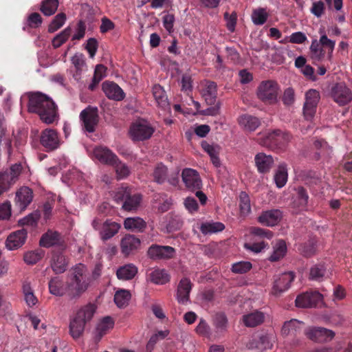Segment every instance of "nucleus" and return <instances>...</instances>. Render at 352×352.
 Instances as JSON below:
<instances>
[{
	"instance_id": "1",
	"label": "nucleus",
	"mask_w": 352,
	"mask_h": 352,
	"mask_svg": "<svg viewBox=\"0 0 352 352\" xmlns=\"http://www.w3.org/2000/svg\"><path fill=\"white\" fill-rule=\"evenodd\" d=\"M28 98V111L38 114L43 122L52 124L58 118V107L48 96L35 92L30 94Z\"/></svg>"
},
{
	"instance_id": "2",
	"label": "nucleus",
	"mask_w": 352,
	"mask_h": 352,
	"mask_svg": "<svg viewBox=\"0 0 352 352\" xmlns=\"http://www.w3.org/2000/svg\"><path fill=\"white\" fill-rule=\"evenodd\" d=\"M90 283L87 267L82 263L76 265L70 270L67 287L68 295L72 298L80 296L88 289Z\"/></svg>"
},
{
	"instance_id": "3",
	"label": "nucleus",
	"mask_w": 352,
	"mask_h": 352,
	"mask_svg": "<svg viewBox=\"0 0 352 352\" xmlns=\"http://www.w3.org/2000/svg\"><path fill=\"white\" fill-rule=\"evenodd\" d=\"M96 307L88 304L81 307L69 322V333L74 339L79 338L83 333L85 324L93 318Z\"/></svg>"
},
{
	"instance_id": "4",
	"label": "nucleus",
	"mask_w": 352,
	"mask_h": 352,
	"mask_svg": "<svg viewBox=\"0 0 352 352\" xmlns=\"http://www.w3.org/2000/svg\"><path fill=\"white\" fill-rule=\"evenodd\" d=\"M114 198L118 203H122V208L126 211H135L142 201V195L138 193H132L131 189L126 186L119 188Z\"/></svg>"
},
{
	"instance_id": "5",
	"label": "nucleus",
	"mask_w": 352,
	"mask_h": 352,
	"mask_svg": "<svg viewBox=\"0 0 352 352\" xmlns=\"http://www.w3.org/2000/svg\"><path fill=\"white\" fill-rule=\"evenodd\" d=\"M155 131V127L148 121L141 119L131 124L129 135L134 142L144 141L150 139Z\"/></svg>"
},
{
	"instance_id": "6",
	"label": "nucleus",
	"mask_w": 352,
	"mask_h": 352,
	"mask_svg": "<svg viewBox=\"0 0 352 352\" xmlns=\"http://www.w3.org/2000/svg\"><path fill=\"white\" fill-rule=\"evenodd\" d=\"M91 225L94 230L99 231L100 237L103 241L114 236L121 228L120 223L111 219H107L102 223L98 218L94 219Z\"/></svg>"
},
{
	"instance_id": "7",
	"label": "nucleus",
	"mask_w": 352,
	"mask_h": 352,
	"mask_svg": "<svg viewBox=\"0 0 352 352\" xmlns=\"http://www.w3.org/2000/svg\"><path fill=\"white\" fill-rule=\"evenodd\" d=\"M278 85L273 80L263 81L257 90L258 98L267 104H274L277 101Z\"/></svg>"
},
{
	"instance_id": "8",
	"label": "nucleus",
	"mask_w": 352,
	"mask_h": 352,
	"mask_svg": "<svg viewBox=\"0 0 352 352\" xmlns=\"http://www.w3.org/2000/svg\"><path fill=\"white\" fill-rule=\"evenodd\" d=\"M295 275L292 272H285L274 276L273 285L271 294L275 296H279L286 292L294 281Z\"/></svg>"
},
{
	"instance_id": "9",
	"label": "nucleus",
	"mask_w": 352,
	"mask_h": 352,
	"mask_svg": "<svg viewBox=\"0 0 352 352\" xmlns=\"http://www.w3.org/2000/svg\"><path fill=\"white\" fill-rule=\"evenodd\" d=\"M331 96L340 106H344L352 100V91L344 82L333 85L331 89Z\"/></svg>"
},
{
	"instance_id": "10",
	"label": "nucleus",
	"mask_w": 352,
	"mask_h": 352,
	"mask_svg": "<svg viewBox=\"0 0 352 352\" xmlns=\"http://www.w3.org/2000/svg\"><path fill=\"white\" fill-rule=\"evenodd\" d=\"M320 98V93L316 89H311L305 93L303 114L307 120H311L314 118Z\"/></svg>"
},
{
	"instance_id": "11",
	"label": "nucleus",
	"mask_w": 352,
	"mask_h": 352,
	"mask_svg": "<svg viewBox=\"0 0 352 352\" xmlns=\"http://www.w3.org/2000/svg\"><path fill=\"white\" fill-rule=\"evenodd\" d=\"M40 144L47 152L57 149L60 144L58 132L52 129L43 130L40 134Z\"/></svg>"
},
{
	"instance_id": "12",
	"label": "nucleus",
	"mask_w": 352,
	"mask_h": 352,
	"mask_svg": "<svg viewBox=\"0 0 352 352\" xmlns=\"http://www.w3.org/2000/svg\"><path fill=\"white\" fill-rule=\"evenodd\" d=\"M80 118L86 131L94 132L99 121L98 109L91 106L87 107L80 112Z\"/></svg>"
},
{
	"instance_id": "13",
	"label": "nucleus",
	"mask_w": 352,
	"mask_h": 352,
	"mask_svg": "<svg viewBox=\"0 0 352 352\" xmlns=\"http://www.w3.org/2000/svg\"><path fill=\"white\" fill-rule=\"evenodd\" d=\"M175 250L169 245L152 244L147 250V256L152 260H167L174 257Z\"/></svg>"
},
{
	"instance_id": "14",
	"label": "nucleus",
	"mask_w": 352,
	"mask_h": 352,
	"mask_svg": "<svg viewBox=\"0 0 352 352\" xmlns=\"http://www.w3.org/2000/svg\"><path fill=\"white\" fill-rule=\"evenodd\" d=\"M292 139V135L280 129H274L269 131L265 135V144L276 146L278 148L284 147Z\"/></svg>"
},
{
	"instance_id": "15",
	"label": "nucleus",
	"mask_w": 352,
	"mask_h": 352,
	"mask_svg": "<svg viewBox=\"0 0 352 352\" xmlns=\"http://www.w3.org/2000/svg\"><path fill=\"white\" fill-rule=\"evenodd\" d=\"M39 244L47 248L58 246L61 250H64L67 247L63 236L59 232L52 230H48L42 235Z\"/></svg>"
},
{
	"instance_id": "16",
	"label": "nucleus",
	"mask_w": 352,
	"mask_h": 352,
	"mask_svg": "<svg viewBox=\"0 0 352 352\" xmlns=\"http://www.w3.org/2000/svg\"><path fill=\"white\" fill-rule=\"evenodd\" d=\"M182 178L189 190L193 192L201 188L202 182L197 170L192 168H184L182 173Z\"/></svg>"
},
{
	"instance_id": "17",
	"label": "nucleus",
	"mask_w": 352,
	"mask_h": 352,
	"mask_svg": "<svg viewBox=\"0 0 352 352\" xmlns=\"http://www.w3.org/2000/svg\"><path fill=\"white\" fill-rule=\"evenodd\" d=\"M275 342V336L273 334H265L261 336L258 338H254L247 344L248 349H255L260 352H264L270 349Z\"/></svg>"
},
{
	"instance_id": "18",
	"label": "nucleus",
	"mask_w": 352,
	"mask_h": 352,
	"mask_svg": "<svg viewBox=\"0 0 352 352\" xmlns=\"http://www.w3.org/2000/svg\"><path fill=\"white\" fill-rule=\"evenodd\" d=\"M322 299L318 292H306L297 296L295 302L298 307L308 308L316 307Z\"/></svg>"
},
{
	"instance_id": "19",
	"label": "nucleus",
	"mask_w": 352,
	"mask_h": 352,
	"mask_svg": "<svg viewBox=\"0 0 352 352\" xmlns=\"http://www.w3.org/2000/svg\"><path fill=\"white\" fill-rule=\"evenodd\" d=\"M102 89L105 96L110 100L121 101L125 98L122 88L116 82L106 80L102 84Z\"/></svg>"
},
{
	"instance_id": "20",
	"label": "nucleus",
	"mask_w": 352,
	"mask_h": 352,
	"mask_svg": "<svg viewBox=\"0 0 352 352\" xmlns=\"http://www.w3.org/2000/svg\"><path fill=\"white\" fill-rule=\"evenodd\" d=\"M305 334L310 340L317 342L330 341L335 336L333 331L322 327L309 329Z\"/></svg>"
},
{
	"instance_id": "21",
	"label": "nucleus",
	"mask_w": 352,
	"mask_h": 352,
	"mask_svg": "<svg viewBox=\"0 0 352 352\" xmlns=\"http://www.w3.org/2000/svg\"><path fill=\"white\" fill-rule=\"evenodd\" d=\"M22 170L20 164L12 165L10 170L0 173V181L8 191L11 185L15 183Z\"/></svg>"
},
{
	"instance_id": "22",
	"label": "nucleus",
	"mask_w": 352,
	"mask_h": 352,
	"mask_svg": "<svg viewBox=\"0 0 352 352\" xmlns=\"http://www.w3.org/2000/svg\"><path fill=\"white\" fill-rule=\"evenodd\" d=\"M62 251L54 250L50 260L52 270L56 274L64 273L68 265V261Z\"/></svg>"
},
{
	"instance_id": "23",
	"label": "nucleus",
	"mask_w": 352,
	"mask_h": 352,
	"mask_svg": "<svg viewBox=\"0 0 352 352\" xmlns=\"http://www.w3.org/2000/svg\"><path fill=\"white\" fill-rule=\"evenodd\" d=\"M27 234V230L23 228L11 233L6 239V248L13 250L21 247L25 242Z\"/></svg>"
},
{
	"instance_id": "24",
	"label": "nucleus",
	"mask_w": 352,
	"mask_h": 352,
	"mask_svg": "<svg viewBox=\"0 0 352 352\" xmlns=\"http://www.w3.org/2000/svg\"><path fill=\"white\" fill-rule=\"evenodd\" d=\"M140 239L132 234H126L121 240V252L124 256H129L140 246Z\"/></svg>"
},
{
	"instance_id": "25",
	"label": "nucleus",
	"mask_w": 352,
	"mask_h": 352,
	"mask_svg": "<svg viewBox=\"0 0 352 352\" xmlns=\"http://www.w3.org/2000/svg\"><path fill=\"white\" fill-rule=\"evenodd\" d=\"M94 155L101 163L110 164L118 162V157L106 146H99L94 149Z\"/></svg>"
},
{
	"instance_id": "26",
	"label": "nucleus",
	"mask_w": 352,
	"mask_h": 352,
	"mask_svg": "<svg viewBox=\"0 0 352 352\" xmlns=\"http://www.w3.org/2000/svg\"><path fill=\"white\" fill-rule=\"evenodd\" d=\"M282 219V212L278 209L269 210L263 212L258 217V221L267 226L277 225Z\"/></svg>"
},
{
	"instance_id": "27",
	"label": "nucleus",
	"mask_w": 352,
	"mask_h": 352,
	"mask_svg": "<svg viewBox=\"0 0 352 352\" xmlns=\"http://www.w3.org/2000/svg\"><path fill=\"white\" fill-rule=\"evenodd\" d=\"M152 93L157 106L164 111H170V103L164 88L155 84L152 88Z\"/></svg>"
},
{
	"instance_id": "28",
	"label": "nucleus",
	"mask_w": 352,
	"mask_h": 352,
	"mask_svg": "<svg viewBox=\"0 0 352 352\" xmlns=\"http://www.w3.org/2000/svg\"><path fill=\"white\" fill-rule=\"evenodd\" d=\"M32 199L33 192L29 187H21L16 193V204L21 210L28 207L32 202Z\"/></svg>"
},
{
	"instance_id": "29",
	"label": "nucleus",
	"mask_w": 352,
	"mask_h": 352,
	"mask_svg": "<svg viewBox=\"0 0 352 352\" xmlns=\"http://www.w3.org/2000/svg\"><path fill=\"white\" fill-rule=\"evenodd\" d=\"M256 166L260 173H269L274 165V159L272 155L259 153L254 157Z\"/></svg>"
},
{
	"instance_id": "30",
	"label": "nucleus",
	"mask_w": 352,
	"mask_h": 352,
	"mask_svg": "<svg viewBox=\"0 0 352 352\" xmlns=\"http://www.w3.org/2000/svg\"><path fill=\"white\" fill-rule=\"evenodd\" d=\"M146 280L155 285H164L170 281V276L166 270L155 268L147 272Z\"/></svg>"
},
{
	"instance_id": "31",
	"label": "nucleus",
	"mask_w": 352,
	"mask_h": 352,
	"mask_svg": "<svg viewBox=\"0 0 352 352\" xmlns=\"http://www.w3.org/2000/svg\"><path fill=\"white\" fill-rule=\"evenodd\" d=\"M202 97L208 105H213L216 102L217 96V85L213 81H206L201 90Z\"/></svg>"
},
{
	"instance_id": "32",
	"label": "nucleus",
	"mask_w": 352,
	"mask_h": 352,
	"mask_svg": "<svg viewBox=\"0 0 352 352\" xmlns=\"http://www.w3.org/2000/svg\"><path fill=\"white\" fill-rule=\"evenodd\" d=\"M192 283L189 278H183L179 283L177 291V299L179 303L184 304L189 300V294Z\"/></svg>"
},
{
	"instance_id": "33",
	"label": "nucleus",
	"mask_w": 352,
	"mask_h": 352,
	"mask_svg": "<svg viewBox=\"0 0 352 352\" xmlns=\"http://www.w3.org/2000/svg\"><path fill=\"white\" fill-rule=\"evenodd\" d=\"M212 325L218 335L226 333L229 327V322L226 315L223 312L216 313L212 318Z\"/></svg>"
},
{
	"instance_id": "34",
	"label": "nucleus",
	"mask_w": 352,
	"mask_h": 352,
	"mask_svg": "<svg viewBox=\"0 0 352 352\" xmlns=\"http://www.w3.org/2000/svg\"><path fill=\"white\" fill-rule=\"evenodd\" d=\"M239 124L244 130L254 131L260 126L261 121L255 116L244 114L239 118Z\"/></svg>"
},
{
	"instance_id": "35",
	"label": "nucleus",
	"mask_w": 352,
	"mask_h": 352,
	"mask_svg": "<svg viewBox=\"0 0 352 352\" xmlns=\"http://www.w3.org/2000/svg\"><path fill=\"white\" fill-rule=\"evenodd\" d=\"M314 147L317 150L314 158L319 160L320 158H329L331 154L332 149L328 145L327 142L322 139L316 140L314 142Z\"/></svg>"
},
{
	"instance_id": "36",
	"label": "nucleus",
	"mask_w": 352,
	"mask_h": 352,
	"mask_svg": "<svg viewBox=\"0 0 352 352\" xmlns=\"http://www.w3.org/2000/svg\"><path fill=\"white\" fill-rule=\"evenodd\" d=\"M265 315L260 311H254L243 316L242 321L248 327H254L263 322Z\"/></svg>"
},
{
	"instance_id": "37",
	"label": "nucleus",
	"mask_w": 352,
	"mask_h": 352,
	"mask_svg": "<svg viewBox=\"0 0 352 352\" xmlns=\"http://www.w3.org/2000/svg\"><path fill=\"white\" fill-rule=\"evenodd\" d=\"M302 322L292 319L284 323L281 333L285 336H294L296 337L301 331Z\"/></svg>"
},
{
	"instance_id": "38",
	"label": "nucleus",
	"mask_w": 352,
	"mask_h": 352,
	"mask_svg": "<svg viewBox=\"0 0 352 352\" xmlns=\"http://www.w3.org/2000/svg\"><path fill=\"white\" fill-rule=\"evenodd\" d=\"M138 273V267L132 264H126L120 267L116 272V275L120 280H131L135 277Z\"/></svg>"
},
{
	"instance_id": "39",
	"label": "nucleus",
	"mask_w": 352,
	"mask_h": 352,
	"mask_svg": "<svg viewBox=\"0 0 352 352\" xmlns=\"http://www.w3.org/2000/svg\"><path fill=\"white\" fill-rule=\"evenodd\" d=\"M309 201V195L306 189L302 186L296 189V195L294 199V207L300 210H304L307 208Z\"/></svg>"
},
{
	"instance_id": "40",
	"label": "nucleus",
	"mask_w": 352,
	"mask_h": 352,
	"mask_svg": "<svg viewBox=\"0 0 352 352\" xmlns=\"http://www.w3.org/2000/svg\"><path fill=\"white\" fill-rule=\"evenodd\" d=\"M114 321L110 316H106L99 322L96 327V339L100 340L109 329H113Z\"/></svg>"
},
{
	"instance_id": "41",
	"label": "nucleus",
	"mask_w": 352,
	"mask_h": 352,
	"mask_svg": "<svg viewBox=\"0 0 352 352\" xmlns=\"http://www.w3.org/2000/svg\"><path fill=\"white\" fill-rule=\"evenodd\" d=\"M48 287L50 293L56 296H63L66 292L63 280L57 276L50 279Z\"/></svg>"
},
{
	"instance_id": "42",
	"label": "nucleus",
	"mask_w": 352,
	"mask_h": 352,
	"mask_svg": "<svg viewBox=\"0 0 352 352\" xmlns=\"http://www.w3.org/2000/svg\"><path fill=\"white\" fill-rule=\"evenodd\" d=\"M199 229L203 234L207 235L223 231L225 226L221 222L207 221L202 223Z\"/></svg>"
},
{
	"instance_id": "43",
	"label": "nucleus",
	"mask_w": 352,
	"mask_h": 352,
	"mask_svg": "<svg viewBox=\"0 0 352 352\" xmlns=\"http://www.w3.org/2000/svg\"><path fill=\"white\" fill-rule=\"evenodd\" d=\"M146 226V222L140 217H129L124 221V226L127 230L143 232Z\"/></svg>"
},
{
	"instance_id": "44",
	"label": "nucleus",
	"mask_w": 352,
	"mask_h": 352,
	"mask_svg": "<svg viewBox=\"0 0 352 352\" xmlns=\"http://www.w3.org/2000/svg\"><path fill=\"white\" fill-rule=\"evenodd\" d=\"M58 4V0H43L41 4L40 11L45 16H52L56 12Z\"/></svg>"
},
{
	"instance_id": "45",
	"label": "nucleus",
	"mask_w": 352,
	"mask_h": 352,
	"mask_svg": "<svg viewBox=\"0 0 352 352\" xmlns=\"http://www.w3.org/2000/svg\"><path fill=\"white\" fill-rule=\"evenodd\" d=\"M131 295L126 289H120L114 295V302L119 308L125 307L128 305Z\"/></svg>"
},
{
	"instance_id": "46",
	"label": "nucleus",
	"mask_w": 352,
	"mask_h": 352,
	"mask_svg": "<svg viewBox=\"0 0 352 352\" xmlns=\"http://www.w3.org/2000/svg\"><path fill=\"white\" fill-rule=\"evenodd\" d=\"M327 274V269L324 264H317L310 269L309 278L316 281H322Z\"/></svg>"
},
{
	"instance_id": "47",
	"label": "nucleus",
	"mask_w": 352,
	"mask_h": 352,
	"mask_svg": "<svg viewBox=\"0 0 352 352\" xmlns=\"http://www.w3.org/2000/svg\"><path fill=\"white\" fill-rule=\"evenodd\" d=\"M269 16L265 8H259L253 10L252 20L254 25H262L267 20Z\"/></svg>"
},
{
	"instance_id": "48",
	"label": "nucleus",
	"mask_w": 352,
	"mask_h": 352,
	"mask_svg": "<svg viewBox=\"0 0 352 352\" xmlns=\"http://www.w3.org/2000/svg\"><path fill=\"white\" fill-rule=\"evenodd\" d=\"M287 246L283 240H278L274 247V252L270 257L271 261H277L283 258L286 253Z\"/></svg>"
},
{
	"instance_id": "49",
	"label": "nucleus",
	"mask_w": 352,
	"mask_h": 352,
	"mask_svg": "<svg viewBox=\"0 0 352 352\" xmlns=\"http://www.w3.org/2000/svg\"><path fill=\"white\" fill-rule=\"evenodd\" d=\"M45 255V251L42 249H37L28 252L24 254L23 260L29 265H34L39 261Z\"/></svg>"
},
{
	"instance_id": "50",
	"label": "nucleus",
	"mask_w": 352,
	"mask_h": 352,
	"mask_svg": "<svg viewBox=\"0 0 352 352\" xmlns=\"http://www.w3.org/2000/svg\"><path fill=\"white\" fill-rule=\"evenodd\" d=\"M274 180L278 188L283 187L287 181V172L285 164H280L274 175Z\"/></svg>"
},
{
	"instance_id": "51",
	"label": "nucleus",
	"mask_w": 352,
	"mask_h": 352,
	"mask_svg": "<svg viewBox=\"0 0 352 352\" xmlns=\"http://www.w3.org/2000/svg\"><path fill=\"white\" fill-rule=\"evenodd\" d=\"M167 173V167L162 163L158 164L153 173L154 181L160 184H163L166 179Z\"/></svg>"
},
{
	"instance_id": "52",
	"label": "nucleus",
	"mask_w": 352,
	"mask_h": 352,
	"mask_svg": "<svg viewBox=\"0 0 352 352\" xmlns=\"http://www.w3.org/2000/svg\"><path fill=\"white\" fill-rule=\"evenodd\" d=\"M316 241L314 239H310L304 243H302L298 248V250L301 254L305 257H310L316 252Z\"/></svg>"
},
{
	"instance_id": "53",
	"label": "nucleus",
	"mask_w": 352,
	"mask_h": 352,
	"mask_svg": "<svg viewBox=\"0 0 352 352\" xmlns=\"http://www.w3.org/2000/svg\"><path fill=\"white\" fill-rule=\"evenodd\" d=\"M239 208L242 216H246L251 211L250 197L243 191L241 192L239 195Z\"/></svg>"
},
{
	"instance_id": "54",
	"label": "nucleus",
	"mask_w": 352,
	"mask_h": 352,
	"mask_svg": "<svg viewBox=\"0 0 352 352\" xmlns=\"http://www.w3.org/2000/svg\"><path fill=\"white\" fill-rule=\"evenodd\" d=\"M72 33V28L67 27L61 32L57 34L52 40V45L54 48L60 47L64 43L67 41Z\"/></svg>"
},
{
	"instance_id": "55",
	"label": "nucleus",
	"mask_w": 352,
	"mask_h": 352,
	"mask_svg": "<svg viewBox=\"0 0 352 352\" xmlns=\"http://www.w3.org/2000/svg\"><path fill=\"white\" fill-rule=\"evenodd\" d=\"M23 292L25 297V300L29 307L35 305L38 301L36 297L34 296L30 284L25 283L23 285Z\"/></svg>"
},
{
	"instance_id": "56",
	"label": "nucleus",
	"mask_w": 352,
	"mask_h": 352,
	"mask_svg": "<svg viewBox=\"0 0 352 352\" xmlns=\"http://www.w3.org/2000/svg\"><path fill=\"white\" fill-rule=\"evenodd\" d=\"M310 50L311 57L315 61H319L324 56L325 52L316 40L312 41Z\"/></svg>"
},
{
	"instance_id": "57",
	"label": "nucleus",
	"mask_w": 352,
	"mask_h": 352,
	"mask_svg": "<svg viewBox=\"0 0 352 352\" xmlns=\"http://www.w3.org/2000/svg\"><path fill=\"white\" fill-rule=\"evenodd\" d=\"M66 21V15L65 13L58 14L52 21L48 27V32L50 33L54 32L60 28Z\"/></svg>"
},
{
	"instance_id": "58",
	"label": "nucleus",
	"mask_w": 352,
	"mask_h": 352,
	"mask_svg": "<svg viewBox=\"0 0 352 352\" xmlns=\"http://www.w3.org/2000/svg\"><path fill=\"white\" fill-rule=\"evenodd\" d=\"M72 64L74 65L76 72L74 77L76 78L80 76L83 67L85 66L84 56L82 54H76L72 58Z\"/></svg>"
},
{
	"instance_id": "59",
	"label": "nucleus",
	"mask_w": 352,
	"mask_h": 352,
	"mask_svg": "<svg viewBox=\"0 0 352 352\" xmlns=\"http://www.w3.org/2000/svg\"><path fill=\"white\" fill-rule=\"evenodd\" d=\"M252 268V264L248 261H241L234 263L232 266V271L236 274H244Z\"/></svg>"
},
{
	"instance_id": "60",
	"label": "nucleus",
	"mask_w": 352,
	"mask_h": 352,
	"mask_svg": "<svg viewBox=\"0 0 352 352\" xmlns=\"http://www.w3.org/2000/svg\"><path fill=\"white\" fill-rule=\"evenodd\" d=\"M111 165L115 166L116 172L119 179H123L129 175L130 171L128 166L120 162L118 158V162L115 164H111Z\"/></svg>"
},
{
	"instance_id": "61",
	"label": "nucleus",
	"mask_w": 352,
	"mask_h": 352,
	"mask_svg": "<svg viewBox=\"0 0 352 352\" xmlns=\"http://www.w3.org/2000/svg\"><path fill=\"white\" fill-rule=\"evenodd\" d=\"M86 24L82 20H80L76 25V33L72 36V40H80L85 35Z\"/></svg>"
},
{
	"instance_id": "62",
	"label": "nucleus",
	"mask_w": 352,
	"mask_h": 352,
	"mask_svg": "<svg viewBox=\"0 0 352 352\" xmlns=\"http://www.w3.org/2000/svg\"><path fill=\"white\" fill-rule=\"evenodd\" d=\"M43 22V19L40 14L38 12H33L30 14L28 18V25L32 28L39 27Z\"/></svg>"
},
{
	"instance_id": "63",
	"label": "nucleus",
	"mask_w": 352,
	"mask_h": 352,
	"mask_svg": "<svg viewBox=\"0 0 352 352\" xmlns=\"http://www.w3.org/2000/svg\"><path fill=\"white\" fill-rule=\"evenodd\" d=\"M325 6L323 1H314L312 3V6L311 8V12L317 17H320L324 12Z\"/></svg>"
},
{
	"instance_id": "64",
	"label": "nucleus",
	"mask_w": 352,
	"mask_h": 352,
	"mask_svg": "<svg viewBox=\"0 0 352 352\" xmlns=\"http://www.w3.org/2000/svg\"><path fill=\"white\" fill-rule=\"evenodd\" d=\"M282 100L285 105H292L295 101V94L294 90L291 88H287L283 93Z\"/></svg>"
}]
</instances>
